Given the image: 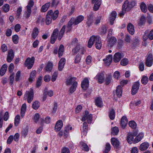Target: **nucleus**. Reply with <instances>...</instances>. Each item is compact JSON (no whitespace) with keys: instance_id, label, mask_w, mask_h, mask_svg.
<instances>
[{"instance_id":"4c0bfd02","label":"nucleus","mask_w":153,"mask_h":153,"mask_svg":"<svg viewBox=\"0 0 153 153\" xmlns=\"http://www.w3.org/2000/svg\"><path fill=\"white\" fill-rule=\"evenodd\" d=\"M45 20V19L44 18L39 16L36 21V24L39 25L40 23L41 25H42L44 23Z\"/></svg>"},{"instance_id":"f704fd0d","label":"nucleus","mask_w":153,"mask_h":153,"mask_svg":"<svg viewBox=\"0 0 153 153\" xmlns=\"http://www.w3.org/2000/svg\"><path fill=\"white\" fill-rule=\"evenodd\" d=\"M51 3L48 2L46 3L43 5L41 8V11L42 12H45L46 11L50 6Z\"/></svg>"},{"instance_id":"4d7b16f0","label":"nucleus","mask_w":153,"mask_h":153,"mask_svg":"<svg viewBox=\"0 0 153 153\" xmlns=\"http://www.w3.org/2000/svg\"><path fill=\"white\" fill-rule=\"evenodd\" d=\"M149 32V30H146L145 31L143 36V40L145 41H146L149 38L148 33Z\"/></svg>"},{"instance_id":"7ed1b4c3","label":"nucleus","mask_w":153,"mask_h":153,"mask_svg":"<svg viewBox=\"0 0 153 153\" xmlns=\"http://www.w3.org/2000/svg\"><path fill=\"white\" fill-rule=\"evenodd\" d=\"M34 97V92L33 89H31L30 91H27L26 92L24 98V100H27L28 103H30L33 99Z\"/></svg>"},{"instance_id":"72a5a7b5","label":"nucleus","mask_w":153,"mask_h":153,"mask_svg":"<svg viewBox=\"0 0 153 153\" xmlns=\"http://www.w3.org/2000/svg\"><path fill=\"white\" fill-rule=\"evenodd\" d=\"M116 93L117 96L119 97H120L122 96V87L120 85H118L117 88Z\"/></svg>"},{"instance_id":"1a4fd4ad","label":"nucleus","mask_w":153,"mask_h":153,"mask_svg":"<svg viewBox=\"0 0 153 153\" xmlns=\"http://www.w3.org/2000/svg\"><path fill=\"white\" fill-rule=\"evenodd\" d=\"M104 74L102 73H98L94 77V79L99 83L101 84L104 81Z\"/></svg>"},{"instance_id":"4468645a","label":"nucleus","mask_w":153,"mask_h":153,"mask_svg":"<svg viewBox=\"0 0 153 153\" xmlns=\"http://www.w3.org/2000/svg\"><path fill=\"white\" fill-rule=\"evenodd\" d=\"M111 141L112 145L115 148L118 149L120 148V142L117 139L114 138H112L111 139Z\"/></svg>"},{"instance_id":"49530a36","label":"nucleus","mask_w":153,"mask_h":153,"mask_svg":"<svg viewBox=\"0 0 153 153\" xmlns=\"http://www.w3.org/2000/svg\"><path fill=\"white\" fill-rule=\"evenodd\" d=\"M111 146L110 144L107 143L105 144V149L104 151V153H108L110 150Z\"/></svg>"},{"instance_id":"37998d69","label":"nucleus","mask_w":153,"mask_h":153,"mask_svg":"<svg viewBox=\"0 0 153 153\" xmlns=\"http://www.w3.org/2000/svg\"><path fill=\"white\" fill-rule=\"evenodd\" d=\"M40 105V102L38 101H36L32 104V108L33 109L36 110L39 107Z\"/></svg>"},{"instance_id":"39448f33","label":"nucleus","mask_w":153,"mask_h":153,"mask_svg":"<svg viewBox=\"0 0 153 153\" xmlns=\"http://www.w3.org/2000/svg\"><path fill=\"white\" fill-rule=\"evenodd\" d=\"M35 57L34 56L31 58L28 57L25 61V65L28 69H30L33 65Z\"/></svg>"},{"instance_id":"a18cd8bd","label":"nucleus","mask_w":153,"mask_h":153,"mask_svg":"<svg viewBox=\"0 0 153 153\" xmlns=\"http://www.w3.org/2000/svg\"><path fill=\"white\" fill-rule=\"evenodd\" d=\"M111 131V133L113 135H117L119 132V129L118 127L115 126L112 128Z\"/></svg>"},{"instance_id":"9b49d317","label":"nucleus","mask_w":153,"mask_h":153,"mask_svg":"<svg viewBox=\"0 0 153 153\" xmlns=\"http://www.w3.org/2000/svg\"><path fill=\"white\" fill-rule=\"evenodd\" d=\"M140 82H137L134 83L132 86L131 90V93L133 95L135 94L137 92L140 87Z\"/></svg>"},{"instance_id":"393cba45","label":"nucleus","mask_w":153,"mask_h":153,"mask_svg":"<svg viewBox=\"0 0 153 153\" xmlns=\"http://www.w3.org/2000/svg\"><path fill=\"white\" fill-rule=\"evenodd\" d=\"M93 22V16L91 14H90L87 16V21L86 25L88 27L90 26Z\"/></svg>"},{"instance_id":"6e6552de","label":"nucleus","mask_w":153,"mask_h":153,"mask_svg":"<svg viewBox=\"0 0 153 153\" xmlns=\"http://www.w3.org/2000/svg\"><path fill=\"white\" fill-rule=\"evenodd\" d=\"M117 42V39L114 37L112 36L109 38L108 41V48H111L116 44Z\"/></svg>"},{"instance_id":"a19ab883","label":"nucleus","mask_w":153,"mask_h":153,"mask_svg":"<svg viewBox=\"0 0 153 153\" xmlns=\"http://www.w3.org/2000/svg\"><path fill=\"white\" fill-rule=\"evenodd\" d=\"M112 80V76L110 74L106 75L105 80V83L107 85H108L111 82Z\"/></svg>"},{"instance_id":"dca6fc26","label":"nucleus","mask_w":153,"mask_h":153,"mask_svg":"<svg viewBox=\"0 0 153 153\" xmlns=\"http://www.w3.org/2000/svg\"><path fill=\"white\" fill-rule=\"evenodd\" d=\"M113 56L111 55H109L106 57L105 59H104L105 64L106 66H109L111 63L112 60Z\"/></svg>"},{"instance_id":"3c124183","label":"nucleus","mask_w":153,"mask_h":153,"mask_svg":"<svg viewBox=\"0 0 153 153\" xmlns=\"http://www.w3.org/2000/svg\"><path fill=\"white\" fill-rule=\"evenodd\" d=\"M77 85V82L74 83V84H72V86L71 87L70 89V91L71 94L73 93L75 91Z\"/></svg>"},{"instance_id":"a878e982","label":"nucleus","mask_w":153,"mask_h":153,"mask_svg":"<svg viewBox=\"0 0 153 153\" xmlns=\"http://www.w3.org/2000/svg\"><path fill=\"white\" fill-rule=\"evenodd\" d=\"M144 134L143 133H140L133 140L134 143H137L140 141L143 138Z\"/></svg>"},{"instance_id":"f3484780","label":"nucleus","mask_w":153,"mask_h":153,"mask_svg":"<svg viewBox=\"0 0 153 153\" xmlns=\"http://www.w3.org/2000/svg\"><path fill=\"white\" fill-rule=\"evenodd\" d=\"M95 104L99 108H101L103 106V102L100 97H97L95 99Z\"/></svg>"},{"instance_id":"774afa93","label":"nucleus","mask_w":153,"mask_h":153,"mask_svg":"<svg viewBox=\"0 0 153 153\" xmlns=\"http://www.w3.org/2000/svg\"><path fill=\"white\" fill-rule=\"evenodd\" d=\"M61 153H70V151L68 148L64 147L62 149Z\"/></svg>"},{"instance_id":"c85d7f7f","label":"nucleus","mask_w":153,"mask_h":153,"mask_svg":"<svg viewBox=\"0 0 153 153\" xmlns=\"http://www.w3.org/2000/svg\"><path fill=\"white\" fill-rule=\"evenodd\" d=\"M93 7V10L94 11L98 10L101 3V0H97Z\"/></svg>"},{"instance_id":"e2e57ef3","label":"nucleus","mask_w":153,"mask_h":153,"mask_svg":"<svg viewBox=\"0 0 153 153\" xmlns=\"http://www.w3.org/2000/svg\"><path fill=\"white\" fill-rule=\"evenodd\" d=\"M58 72L57 71L54 72L52 75V78L51 80L52 82H54L58 76Z\"/></svg>"},{"instance_id":"680f3d73","label":"nucleus","mask_w":153,"mask_h":153,"mask_svg":"<svg viewBox=\"0 0 153 153\" xmlns=\"http://www.w3.org/2000/svg\"><path fill=\"white\" fill-rule=\"evenodd\" d=\"M34 4V2L33 0H30L28 2V4L26 6L27 8L31 9Z\"/></svg>"},{"instance_id":"ddd939ff","label":"nucleus","mask_w":153,"mask_h":153,"mask_svg":"<svg viewBox=\"0 0 153 153\" xmlns=\"http://www.w3.org/2000/svg\"><path fill=\"white\" fill-rule=\"evenodd\" d=\"M95 47L97 49L100 50L102 47L101 41L100 37L98 36H95Z\"/></svg>"},{"instance_id":"09e8293b","label":"nucleus","mask_w":153,"mask_h":153,"mask_svg":"<svg viewBox=\"0 0 153 153\" xmlns=\"http://www.w3.org/2000/svg\"><path fill=\"white\" fill-rule=\"evenodd\" d=\"M140 8L142 11L146 13L147 11V6L144 3H142L140 5Z\"/></svg>"},{"instance_id":"2eb2a0df","label":"nucleus","mask_w":153,"mask_h":153,"mask_svg":"<svg viewBox=\"0 0 153 153\" xmlns=\"http://www.w3.org/2000/svg\"><path fill=\"white\" fill-rule=\"evenodd\" d=\"M123 56L121 53L117 52L116 53L114 56L113 60L115 62H119L121 59L123 58Z\"/></svg>"},{"instance_id":"f8f14e48","label":"nucleus","mask_w":153,"mask_h":153,"mask_svg":"<svg viewBox=\"0 0 153 153\" xmlns=\"http://www.w3.org/2000/svg\"><path fill=\"white\" fill-rule=\"evenodd\" d=\"M14 56V53L12 50H9L8 52L7 56V60L8 62H10L13 59Z\"/></svg>"},{"instance_id":"6e6d98bb","label":"nucleus","mask_w":153,"mask_h":153,"mask_svg":"<svg viewBox=\"0 0 153 153\" xmlns=\"http://www.w3.org/2000/svg\"><path fill=\"white\" fill-rule=\"evenodd\" d=\"M52 17L46 16L45 22L47 25H48L51 23Z\"/></svg>"},{"instance_id":"0e129e2a","label":"nucleus","mask_w":153,"mask_h":153,"mask_svg":"<svg viewBox=\"0 0 153 153\" xmlns=\"http://www.w3.org/2000/svg\"><path fill=\"white\" fill-rule=\"evenodd\" d=\"M102 17L100 16H97L95 19V21L94 24L95 25H98L99 24L101 19Z\"/></svg>"},{"instance_id":"aec40b11","label":"nucleus","mask_w":153,"mask_h":153,"mask_svg":"<svg viewBox=\"0 0 153 153\" xmlns=\"http://www.w3.org/2000/svg\"><path fill=\"white\" fill-rule=\"evenodd\" d=\"M63 126V123L62 120H59L56 123L55 127V130L56 131H59Z\"/></svg>"},{"instance_id":"bf43d9fd","label":"nucleus","mask_w":153,"mask_h":153,"mask_svg":"<svg viewBox=\"0 0 153 153\" xmlns=\"http://www.w3.org/2000/svg\"><path fill=\"white\" fill-rule=\"evenodd\" d=\"M42 77L41 76H39L36 82V86L37 87H39L41 86L42 84Z\"/></svg>"},{"instance_id":"9d476101","label":"nucleus","mask_w":153,"mask_h":153,"mask_svg":"<svg viewBox=\"0 0 153 153\" xmlns=\"http://www.w3.org/2000/svg\"><path fill=\"white\" fill-rule=\"evenodd\" d=\"M88 129V127L87 123L84 122L83 123L82 126L80 129L82 136H85L86 135Z\"/></svg>"},{"instance_id":"c03bdc74","label":"nucleus","mask_w":153,"mask_h":153,"mask_svg":"<svg viewBox=\"0 0 153 153\" xmlns=\"http://www.w3.org/2000/svg\"><path fill=\"white\" fill-rule=\"evenodd\" d=\"M134 137L130 134H129L127 137V140L128 143L130 144L133 143Z\"/></svg>"},{"instance_id":"7c9ffc66","label":"nucleus","mask_w":153,"mask_h":153,"mask_svg":"<svg viewBox=\"0 0 153 153\" xmlns=\"http://www.w3.org/2000/svg\"><path fill=\"white\" fill-rule=\"evenodd\" d=\"M39 32L38 29L37 27L34 28L31 33L32 37L35 39L38 35Z\"/></svg>"},{"instance_id":"c9c22d12","label":"nucleus","mask_w":153,"mask_h":153,"mask_svg":"<svg viewBox=\"0 0 153 153\" xmlns=\"http://www.w3.org/2000/svg\"><path fill=\"white\" fill-rule=\"evenodd\" d=\"M76 78L75 77H71L70 79H68L66 81V84L67 85H70L72 84H74V83L77 82L76 81Z\"/></svg>"},{"instance_id":"de8ad7c7","label":"nucleus","mask_w":153,"mask_h":153,"mask_svg":"<svg viewBox=\"0 0 153 153\" xmlns=\"http://www.w3.org/2000/svg\"><path fill=\"white\" fill-rule=\"evenodd\" d=\"M129 126L132 128L135 129L136 128L137 125L136 123L133 121H131L129 122Z\"/></svg>"},{"instance_id":"f03ea898","label":"nucleus","mask_w":153,"mask_h":153,"mask_svg":"<svg viewBox=\"0 0 153 153\" xmlns=\"http://www.w3.org/2000/svg\"><path fill=\"white\" fill-rule=\"evenodd\" d=\"M135 4V2L134 1L129 2L128 1H125L123 5L122 11L119 15L120 16H123L126 12L132 8Z\"/></svg>"},{"instance_id":"338daca9","label":"nucleus","mask_w":153,"mask_h":153,"mask_svg":"<svg viewBox=\"0 0 153 153\" xmlns=\"http://www.w3.org/2000/svg\"><path fill=\"white\" fill-rule=\"evenodd\" d=\"M128 63V60L126 58L123 59L120 62L121 65L123 66L126 65Z\"/></svg>"},{"instance_id":"e433bc0d","label":"nucleus","mask_w":153,"mask_h":153,"mask_svg":"<svg viewBox=\"0 0 153 153\" xmlns=\"http://www.w3.org/2000/svg\"><path fill=\"white\" fill-rule=\"evenodd\" d=\"M53 63L51 62H48L45 68L46 71L51 72L52 69Z\"/></svg>"},{"instance_id":"8fccbe9b","label":"nucleus","mask_w":153,"mask_h":153,"mask_svg":"<svg viewBox=\"0 0 153 153\" xmlns=\"http://www.w3.org/2000/svg\"><path fill=\"white\" fill-rule=\"evenodd\" d=\"M80 48V46L79 45H77L75 48L72 50L73 54L74 55H75L79 52V51Z\"/></svg>"},{"instance_id":"13d9d810","label":"nucleus","mask_w":153,"mask_h":153,"mask_svg":"<svg viewBox=\"0 0 153 153\" xmlns=\"http://www.w3.org/2000/svg\"><path fill=\"white\" fill-rule=\"evenodd\" d=\"M59 13L58 10H56L53 13L52 16V18L53 20H55L58 17Z\"/></svg>"},{"instance_id":"2f4dec72","label":"nucleus","mask_w":153,"mask_h":153,"mask_svg":"<svg viewBox=\"0 0 153 153\" xmlns=\"http://www.w3.org/2000/svg\"><path fill=\"white\" fill-rule=\"evenodd\" d=\"M95 36H93L91 37L89 39L88 42V46L89 48L91 47L94 44L95 41Z\"/></svg>"},{"instance_id":"c756f323","label":"nucleus","mask_w":153,"mask_h":153,"mask_svg":"<svg viewBox=\"0 0 153 153\" xmlns=\"http://www.w3.org/2000/svg\"><path fill=\"white\" fill-rule=\"evenodd\" d=\"M7 67V65L6 64H4L2 66L0 71V75L1 76H3L6 73Z\"/></svg>"},{"instance_id":"f257e3e1","label":"nucleus","mask_w":153,"mask_h":153,"mask_svg":"<svg viewBox=\"0 0 153 153\" xmlns=\"http://www.w3.org/2000/svg\"><path fill=\"white\" fill-rule=\"evenodd\" d=\"M65 29V26H63L60 30L59 34V30L57 28L55 29L51 36V43L52 44H53L55 42L56 40L58 38L59 40H60L63 37Z\"/></svg>"},{"instance_id":"69168bd1","label":"nucleus","mask_w":153,"mask_h":153,"mask_svg":"<svg viewBox=\"0 0 153 153\" xmlns=\"http://www.w3.org/2000/svg\"><path fill=\"white\" fill-rule=\"evenodd\" d=\"M146 22V19L145 17L143 16H142L140 19L139 24L140 25H142L145 23Z\"/></svg>"},{"instance_id":"6ab92c4d","label":"nucleus","mask_w":153,"mask_h":153,"mask_svg":"<svg viewBox=\"0 0 153 153\" xmlns=\"http://www.w3.org/2000/svg\"><path fill=\"white\" fill-rule=\"evenodd\" d=\"M128 123V120L126 116H123L121 119V125L122 128L124 129Z\"/></svg>"},{"instance_id":"58836bf2","label":"nucleus","mask_w":153,"mask_h":153,"mask_svg":"<svg viewBox=\"0 0 153 153\" xmlns=\"http://www.w3.org/2000/svg\"><path fill=\"white\" fill-rule=\"evenodd\" d=\"M64 46L62 45H60L58 50V56L59 57H60L62 56L64 52Z\"/></svg>"},{"instance_id":"473e14b6","label":"nucleus","mask_w":153,"mask_h":153,"mask_svg":"<svg viewBox=\"0 0 153 153\" xmlns=\"http://www.w3.org/2000/svg\"><path fill=\"white\" fill-rule=\"evenodd\" d=\"M36 74V72L35 70H34L31 72L30 75V77L29 78V81L30 82H32L34 80Z\"/></svg>"},{"instance_id":"79ce46f5","label":"nucleus","mask_w":153,"mask_h":153,"mask_svg":"<svg viewBox=\"0 0 153 153\" xmlns=\"http://www.w3.org/2000/svg\"><path fill=\"white\" fill-rule=\"evenodd\" d=\"M31 9L29 8H27V11L25 13V16L26 19H28L31 15Z\"/></svg>"},{"instance_id":"864d4df0","label":"nucleus","mask_w":153,"mask_h":153,"mask_svg":"<svg viewBox=\"0 0 153 153\" xmlns=\"http://www.w3.org/2000/svg\"><path fill=\"white\" fill-rule=\"evenodd\" d=\"M20 116L19 114L17 115L15 117L14 124L16 126H17L19 123Z\"/></svg>"},{"instance_id":"a211bd4d","label":"nucleus","mask_w":153,"mask_h":153,"mask_svg":"<svg viewBox=\"0 0 153 153\" xmlns=\"http://www.w3.org/2000/svg\"><path fill=\"white\" fill-rule=\"evenodd\" d=\"M89 81L87 78H85L81 82V87L83 89H86L88 86Z\"/></svg>"},{"instance_id":"20e7f679","label":"nucleus","mask_w":153,"mask_h":153,"mask_svg":"<svg viewBox=\"0 0 153 153\" xmlns=\"http://www.w3.org/2000/svg\"><path fill=\"white\" fill-rule=\"evenodd\" d=\"M84 18V16L82 15L79 16L76 18L72 17L69 21V24L76 25L82 22Z\"/></svg>"},{"instance_id":"ea45409f","label":"nucleus","mask_w":153,"mask_h":153,"mask_svg":"<svg viewBox=\"0 0 153 153\" xmlns=\"http://www.w3.org/2000/svg\"><path fill=\"white\" fill-rule=\"evenodd\" d=\"M80 144L83 148V150L86 152H88L89 151V148L86 143L82 141L80 143Z\"/></svg>"},{"instance_id":"bb28decb","label":"nucleus","mask_w":153,"mask_h":153,"mask_svg":"<svg viewBox=\"0 0 153 153\" xmlns=\"http://www.w3.org/2000/svg\"><path fill=\"white\" fill-rule=\"evenodd\" d=\"M109 117L111 120H113L114 119L115 117V110L114 108H109Z\"/></svg>"},{"instance_id":"0eeeda50","label":"nucleus","mask_w":153,"mask_h":153,"mask_svg":"<svg viewBox=\"0 0 153 153\" xmlns=\"http://www.w3.org/2000/svg\"><path fill=\"white\" fill-rule=\"evenodd\" d=\"M153 59L151 53L149 54L147 56L145 62L146 65L148 67H151L153 64Z\"/></svg>"},{"instance_id":"b1692460","label":"nucleus","mask_w":153,"mask_h":153,"mask_svg":"<svg viewBox=\"0 0 153 153\" xmlns=\"http://www.w3.org/2000/svg\"><path fill=\"white\" fill-rule=\"evenodd\" d=\"M127 30L129 33L131 35H133L134 33V29L133 25L131 23H129L127 25Z\"/></svg>"},{"instance_id":"412c9836","label":"nucleus","mask_w":153,"mask_h":153,"mask_svg":"<svg viewBox=\"0 0 153 153\" xmlns=\"http://www.w3.org/2000/svg\"><path fill=\"white\" fill-rule=\"evenodd\" d=\"M117 16V13L115 11H113L111 13L110 16L109 17V21L111 25H112L114 23V21L115 20Z\"/></svg>"},{"instance_id":"423d86ee","label":"nucleus","mask_w":153,"mask_h":153,"mask_svg":"<svg viewBox=\"0 0 153 153\" xmlns=\"http://www.w3.org/2000/svg\"><path fill=\"white\" fill-rule=\"evenodd\" d=\"M83 114V116L81 120L82 121H84L87 120V121L88 123H91L92 119V114H89V112L87 111H85Z\"/></svg>"},{"instance_id":"cd10ccee","label":"nucleus","mask_w":153,"mask_h":153,"mask_svg":"<svg viewBox=\"0 0 153 153\" xmlns=\"http://www.w3.org/2000/svg\"><path fill=\"white\" fill-rule=\"evenodd\" d=\"M26 109V105L25 103H24L22 105L21 110L20 114L22 118H23L24 117Z\"/></svg>"},{"instance_id":"4be33fe9","label":"nucleus","mask_w":153,"mask_h":153,"mask_svg":"<svg viewBox=\"0 0 153 153\" xmlns=\"http://www.w3.org/2000/svg\"><path fill=\"white\" fill-rule=\"evenodd\" d=\"M65 63V59L64 58H62L60 60L58 65V69L59 71L62 70Z\"/></svg>"},{"instance_id":"052dcab7","label":"nucleus","mask_w":153,"mask_h":153,"mask_svg":"<svg viewBox=\"0 0 153 153\" xmlns=\"http://www.w3.org/2000/svg\"><path fill=\"white\" fill-rule=\"evenodd\" d=\"M3 10L4 11L7 12L9 10L10 6L9 4H4L2 7Z\"/></svg>"},{"instance_id":"5fc2aeb1","label":"nucleus","mask_w":153,"mask_h":153,"mask_svg":"<svg viewBox=\"0 0 153 153\" xmlns=\"http://www.w3.org/2000/svg\"><path fill=\"white\" fill-rule=\"evenodd\" d=\"M133 45L134 46L138 45L139 44L140 40L138 37H135L132 40Z\"/></svg>"},{"instance_id":"603ef678","label":"nucleus","mask_w":153,"mask_h":153,"mask_svg":"<svg viewBox=\"0 0 153 153\" xmlns=\"http://www.w3.org/2000/svg\"><path fill=\"white\" fill-rule=\"evenodd\" d=\"M148 81V77L146 76H143L141 80L142 83L144 85H146Z\"/></svg>"},{"instance_id":"5701e85b","label":"nucleus","mask_w":153,"mask_h":153,"mask_svg":"<svg viewBox=\"0 0 153 153\" xmlns=\"http://www.w3.org/2000/svg\"><path fill=\"white\" fill-rule=\"evenodd\" d=\"M149 146V144L148 143H143L140 146V150L141 151H145L148 148Z\"/></svg>"}]
</instances>
